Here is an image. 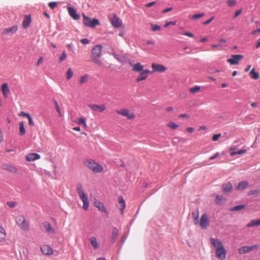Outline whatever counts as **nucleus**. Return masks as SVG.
<instances>
[{"instance_id":"nucleus-54","label":"nucleus","mask_w":260,"mask_h":260,"mask_svg":"<svg viewBox=\"0 0 260 260\" xmlns=\"http://www.w3.org/2000/svg\"><path fill=\"white\" fill-rule=\"evenodd\" d=\"M80 42L82 44L84 45L88 44L89 43V40L87 39H83L80 40Z\"/></svg>"},{"instance_id":"nucleus-42","label":"nucleus","mask_w":260,"mask_h":260,"mask_svg":"<svg viewBox=\"0 0 260 260\" xmlns=\"http://www.w3.org/2000/svg\"><path fill=\"white\" fill-rule=\"evenodd\" d=\"M67 57V53L65 51H62L61 53L59 58V62H62Z\"/></svg>"},{"instance_id":"nucleus-63","label":"nucleus","mask_w":260,"mask_h":260,"mask_svg":"<svg viewBox=\"0 0 260 260\" xmlns=\"http://www.w3.org/2000/svg\"><path fill=\"white\" fill-rule=\"evenodd\" d=\"M172 10V8H168L166 9H165L163 11H162V13H167L169 11H171V10Z\"/></svg>"},{"instance_id":"nucleus-29","label":"nucleus","mask_w":260,"mask_h":260,"mask_svg":"<svg viewBox=\"0 0 260 260\" xmlns=\"http://www.w3.org/2000/svg\"><path fill=\"white\" fill-rule=\"evenodd\" d=\"M91 244L94 249H98L99 248V245L97 241V239L95 237H91L89 238Z\"/></svg>"},{"instance_id":"nucleus-49","label":"nucleus","mask_w":260,"mask_h":260,"mask_svg":"<svg viewBox=\"0 0 260 260\" xmlns=\"http://www.w3.org/2000/svg\"><path fill=\"white\" fill-rule=\"evenodd\" d=\"M227 3L229 6L232 7L236 5V2L235 0H228Z\"/></svg>"},{"instance_id":"nucleus-1","label":"nucleus","mask_w":260,"mask_h":260,"mask_svg":"<svg viewBox=\"0 0 260 260\" xmlns=\"http://www.w3.org/2000/svg\"><path fill=\"white\" fill-rule=\"evenodd\" d=\"M102 46L101 45H95L92 48L91 51V61L100 66L102 65L101 61L99 60V58L102 55Z\"/></svg>"},{"instance_id":"nucleus-37","label":"nucleus","mask_w":260,"mask_h":260,"mask_svg":"<svg viewBox=\"0 0 260 260\" xmlns=\"http://www.w3.org/2000/svg\"><path fill=\"white\" fill-rule=\"evenodd\" d=\"M245 208V206L244 205H239L233 207V208L230 209V211H240L241 210L244 209Z\"/></svg>"},{"instance_id":"nucleus-11","label":"nucleus","mask_w":260,"mask_h":260,"mask_svg":"<svg viewBox=\"0 0 260 260\" xmlns=\"http://www.w3.org/2000/svg\"><path fill=\"white\" fill-rule=\"evenodd\" d=\"M200 225L202 229H206L209 225V220L207 215L203 214L200 221Z\"/></svg>"},{"instance_id":"nucleus-36","label":"nucleus","mask_w":260,"mask_h":260,"mask_svg":"<svg viewBox=\"0 0 260 260\" xmlns=\"http://www.w3.org/2000/svg\"><path fill=\"white\" fill-rule=\"evenodd\" d=\"M19 135L23 136L25 134V130L24 126V122L23 121L20 122L19 123Z\"/></svg>"},{"instance_id":"nucleus-34","label":"nucleus","mask_w":260,"mask_h":260,"mask_svg":"<svg viewBox=\"0 0 260 260\" xmlns=\"http://www.w3.org/2000/svg\"><path fill=\"white\" fill-rule=\"evenodd\" d=\"M215 202L218 205H222L225 202V199L223 197L217 195L216 197Z\"/></svg>"},{"instance_id":"nucleus-28","label":"nucleus","mask_w":260,"mask_h":260,"mask_svg":"<svg viewBox=\"0 0 260 260\" xmlns=\"http://www.w3.org/2000/svg\"><path fill=\"white\" fill-rule=\"evenodd\" d=\"M44 227L48 233L50 234H54L55 233L54 230L49 223L45 222L44 224Z\"/></svg>"},{"instance_id":"nucleus-27","label":"nucleus","mask_w":260,"mask_h":260,"mask_svg":"<svg viewBox=\"0 0 260 260\" xmlns=\"http://www.w3.org/2000/svg\"><path fill=\"white\" fill-rule=\"evenodd\" d=\"M144 67L140 62L136 63L133 66V71L136 72H140L144 71Z\"/></svg>"},{"instance_id":"nucleus-21","label":"nucleus","mask_w":260,"mask_h":260,"mask_svg":"<svg viewBox=\"0 0 260 260\" xmlns=\"http://www.w3.org/2000/svg\"><path fill=\"white\" fill-rule=\"evenodd\" d=\"M94 206L98 208V209L104 213H107V211L105 207L104 204L98 200H95L94 202Z\"/></svg>"},{"instance_id":"nucleus-31","label":"nucleus","mask_w":260,"mask_h":260,"mask_svg":"<svg viewBox=\"0 0 260 260\" xmlns=\"http://www.w3.org/2000/svg\"><path fill=\"white\" fill-rule=\"evenodd\" d=\"M89 78V75L88 74L84 75L83 76H82L80 77L79 80V83L80 85H82L83 84L86 83L88 82Z\"/></svg>"},{"instance_id":"nucleus-23","label":"nucleus","mask_w":260,"mask_h":260,"mask_svg":"<svg viewBox=\"0 0 260 260\" xmlns=\"http://www.w3.org/2000/svg\"><path fill=\"white\" fill-rule=\"evenodd\" d=\"M31 19L30 15H25L22 21V26L24 28H28L30 24Z\"/></svg>"},{"instance_id":"nucleus-51","label":"nucleus","mask_w":260,"mask_h":260,"mask_svg":"<svg viewBox=\"0 0 260 260\" xmlns=\"http://www.w3.org/2000/svg\"><path fill=\"white\" fill-rule=\"evenodd\" d=\"M221 134L214 135L212 137V140L213 141H216L221 137Z\"/></svg>"},{"instance_id":"nucleus-55","label":"nucleus","mask_w":260,"mask_h":260,"mask_svg":"<svg viewBox=\"0 0 260 260\" xmlns=\"http://www.w3.org/2000/svg\"><path fill=\"white\" fill-rule=\"evenodd\" d=\"M30 115L28 113H26L23 111H22L19 114V116H23V117H28Z\"/></svg>"},{"instance_id":"nucleus-59","label":"nucleus","mask_w":260,"mask_h":260,"mask_svg":"<svg viewBox=\"0 0 260 260\" xmlns=\"http://www.w3.org/2000/svg\"><path fill=\"white\" fill-rule=\"evenodd\" d=\"M43 57H40L39 58V59H38V61H37V66H39V65H40L41 63H42L43 62Z\"/></svg>"},{"instance_id":"nucleus-18","label":"nucleus","mask_w":260,"mask_h":260,"mask_svg":"<svg viewBox=\"0 0 260 260\" xmlns=\"http://www.w3.org/2000/svg\"><path fill=\"white\" fill-rule=\"evenodd\" d=\"M210 241L211 243L216 248V249L220 248V247L223 246L221 241L219 239L211 238Z\"/></svg>"},{"instance_id":"nucleus-14","label":"nucleus","mask_w":260,"mask_h":260,"mask_svg":"<svg viewBox=\"0 0 260 260\" xmlns=\"http://www.w3.org/2000/svg\"><path fill=\"white\" fill-rule=\"evenodd\" d=\"M152 74L151 71L148 70H144L141 72L140 75L136 79L137 82H140L143 80H145L148 75V74Z\"/></svg>"},{"instance_id":"nucleus-10","label":"nucleus","mask_w":260,"mask_h":260,"mask_svg":"<svg viewBox=\"0 0 260 260\" xmlns=\"http://www.w3.org/2000/svg\"><path fill=\"white\" fill-rule=\"evenodd\" d=\"M243 57V56L240 54L232 55V58L228 59L227 61L231 65H237Z\"/></svg>"},{"instance_id":"nucleus-61","label":"nucleus","mask_w":260,"mask_h":260,"mask_svg":"<svg viewBox=\"0 0 260 260\" xmlns=\"http://www.w3.org/2000/svg\"><path fill=\"white\" fill-rule=\"evenodd\" d=\"M241 13H242V10H239L237 11L235 13L234 18H236L237 16H238L239 15L241 14Z\"/></svg>"},{"instance_id":"nucleus-60","label":"nucleus","mask_w":260,"mask_h":260,"mask_svg":"<svg viewBox=\"0 0 260 260\" xmlns=\"http://www.w3.org/2000/svg\"><path fill=\"white\" fill-rule=\"evenodd\" d=\"M155 4V2H152L149 3H148L146 5V7L149 8L150 7H152V6L154 5Z\"/></svg>"},{"instance_id":"nucleus-57","label":"nucleus","mask_w":260,"mask_h":260,"mask_svg":"<svg viewBox=\"0 0 260 260\" xmlns=\"http://www.w3.org/2000/svg\"><path fill=\"white\" fill-rule=\"evenodd\" d=\"M214 19V17H212L208 19L207 21H205L203 23V24L204 25H207L209 24L211 21Z\"/></svg>"},{"instance_id":"nucleus-41","label":"nucleus","mask_w":260,"mask_h":260,"mask_svg":"<svg viewBox=\"0 0 260 260\" xmlns=\"http://www.w3.org/2000/svg\"><path fill=\"white\" fill-rule=\"evenodd\" d=\"M78 123L79 124H83L84 128H86L87 127L86 123V120L84 118H80L78 119Z\"/></svg>"},{"instance_id":"nucleus-6","label":"nucleus","mask_w":260,"mask_h":260,"mask_svg":"<svg viewBox=\"0 0 260 260\" xmlns=\"http://www.w3.org/2000/svg\"><path fill=\"white\" fill-rule=\"evenodd\" d=\"M116 113L122 116L126 117L129 120H133L135 118L136 116L133 112L127 108H123L116 111Z\"/></svg>"},{"instance_id":"nucleus-9","label":"nucleus","mask_w":260,"mask_h":260,"mask_svg":"<svg viewBox=\"0 0 260 260\" xmlns=\"http://www.w3.org/2000/svg\"><path fill=\"white\" fill-rule=\"evenodd\" d=\"M88 107L91 110L98 112H103L106 109V106L104 104H91Z\"/></svg>"},{"instance_id":"nucleus-50","label":"nucleus","mask_w":260,"mask_h":260,"mask_svg":"<svg viewBox=\"0 0 260 260\" xmlns=\"http://www.w3.org/2000/svg\"><path fill=\"white\" fill-rule=\"evenodd\" d=\"M7 204L11 208H14L17 205L16 203L14 202H8Z\"/></svg>"},{"instance_id":"nucleus-58","label":"nucleus","mask_w":260,"mask_h":260,"mask_svg":"<svg viewBox=\"0 0 260 260\" xmlns=\"http://www.w3.org/2000/svg\"><path fill=\"white\" fill-rule=\"evenodd\" d=\"M183 35L191 38L193 37V35L190 32H184Z\"/></svg>"},{"instance_id":"nucleus-35","label":"nucleus","mask_w":260,"mask_h":260,"mask_svg":"<svg viewBox=\"0 0 260 260\" xmlns=\"http://www.w3.org/2000/svg\"><path fill=\"white\" fill-rule=\"evenodd\" d=\"M250 77L253 79L256 80L259 78V74L255 72V69H253L250 72Z\"/></svg>"},{"instance_id":"nucleus-12","label":"nucleus","mask_w":260,"mask_h":260,"mask_svg":"<svg viewBox=\"0 0 260 260\" xmlns=\"http://www.w3.org/2000/svg\"><path fill=\"white\" fill-rule=\"evenodd\" d=\"M226 253V250L223 246L218 248L215 251L216 256L218 258L220 259V260H224L225 259Z\"/></svg>"},{"instance_id":"nucleus-7","label":"nucleus","mask_w":260,"mask_h":260,"mask_svg":"<svg viewBox=\"0 0 260 260\" xmlns=\"http://www.w3.org/2000/svg\"><path fill=\"white\" fill-rule=\"evenodd\" d=\"M2 169L13 174L18 173V170L15 166L9 164L4 163L2 165Z\"/></svg>"},{"instance_id":"nucleus-43","label":"nucleus","mask_w":260,"mask_h":260,"mask_svg":"<svg viewBox=\"0 0 260 260\" xmlns=\"http://www.w3.org/2000/svg\"><path fill=\"white\" fill-rule=\"evenodd\" d=\"M73 76V72L71 68H69L67 72V79L70 80Z\"/></svg>"},{"instance_id":"nucleus-4","label":"nucleus","mask_w":260,"mask_h":260,"mask_svg":"<svg viewBox=\"0 0 260 260\" xmlns=\"http://www.w3.org/2000/svg\"><path fill=\"white\" fill-rule=\"evenodd\" d=\"M16 222L18 226L23 231H28L29 225L28 221L23 215H18L16 218Z\"/></svg>"},{"instance_id":"nucleus-19","label":"nucleus","mask_w":260,"mask_h":260,"mask_svg":"<svg viewBox=\"0 0 260 260\" xmlns=\"http://www.w3.org/2000/svg\"><path fill=\"white\" fill-rule=\"evenodd\" d=\"M68 12L71 17L74 20H78L80 18V16L77 14L76 11L75 9L71 7L68 8Z\"/></svg>"},{"instance_id":"nucleus-2","label":"nucleus","mask_w":260,"mask_h":260,"mask_svg":"<svg viewBox=\"0 0 260 260\" xmlns=\"http://www.w3.org/2000/svg\"><path fill=\"white\" fill-rule=\"evenodd\" d=\"M84 163L89 169L95 173H100L104 171L103 167L93 159H87Z\"/></svg>"},{"instance_id":"nucleus-56","label":"nucleus","mask_w":260,"mask_h":260,"mask_svg":"<svg viewBox=\"0 0 260 260\" xmlns=\"http://www.w3.org/2000/svg\"><path fill=\"white\" fill-rule=\"evenodd\" d=\"M186 131L188 133H193L194 132V128L193 127H187L186 128Z\"/></svg>"},{"instance_id":"nucleus-62","label":"nucleus","mask_w":260,"mask_h":260,"mask_svg":"<svg viewBox=\"0 0 260 260\" xmlns=\"http://www.w3.org/2000/svg\"><path fill=\"white\" fill-rule=\"evenodd\" d=\"M246 152V150L245 149H242L239 151H237V154H242L245 153Z\"/></svg>"},{"instance_id":"nucleus-46","label":"nucleus","mask_w":260,"mask_h":260,"mask_svg":"<svg viewBox=\"0 0 260 260\" xmlns=\"http://www.w3.org/2000/svg\"><path fill=\"white\" fill-rule=\"evenodd\" d=\"M193 222H194V224L196 225L198 224L199 222V212H198L197 214L194 218Z\"/></svg>"},{"instance_id":"nucleus-32","label":"nucleus","mask_w":260,"mask_h":260,"mask_svg":"<svg viewBox=\"0 0 260 260\" xmlns=\"http://www.w3.org/2000/svg\"><path fill=\"white\" fill-rule=\"evenodd\" d=\"M248 185V183L247 181H243L240 182L237 187L238 190H243Z\"/></svg>"},{"instance_id":"nucleus-8","label":"nucleus","mask_w":260,"mask_h":260,"mask_svg":"<svg viewBox=\"0 0 260 260\" xmlns=\"http://www.w3.org/2000/svg\"><path fill=\"white\" fill-rule=\"evenodd\" d=\"M151 68L152 69V73L153 72H165L167 70V67L165 66L156 63H152Z\"/></svg>"},{"instance_id":"nucleus-5","label":"nucleus","mask_w":260,"mask_h":260,"mask_svg":"<svg viewBox=\"0 0 260 260\" xmlns=\"http://www.w3.org/2000/svg\"><path fill=\"white\" fill-rule=\"evenodd\" d=\"M82 16L83 18V24L86 26L94 28L96 25L100 24L99 21L96 18L91 19L90 17L86 16L84 14H82Z\"/></svg>"},{"instance_id":"nucleus-16","label":"nucleus","mask_w":260,"mask_h":260,"mask_svg":"<svg viewBox=\"0 0 260 260\" xmlns=\"http://www.w3.org/2000/svg\"><path fill=\"white\" fill-rule=\"evenodd\" d=\"M41 251L44 255H51L53 254V249L48 245H43L41 247Z\"/></svg>"},{"instance_id":"nucleus-44","label":"nucleus","mask_w":260,"mask_h":260,"mask_svg":"<svg viewBox=\"0 0 260 260\" xmlns=\"http://www.w3.org/2000/svg\"><path fill=\"white\" fill-rule=\"evenodd\" d=\"M204 15L205 14L203 13L199 14H195L192 16L191 19L192 20H196L203 17Z\"/></svg>"},{"instance_id":"nucleus-45","label":"nucleus","mask_w":260,"mask_h":260,"mask_svg":"<svg viewBox=\"0 0 260 260\" xmlns=\"http://www.w3.org/2000/svg\"><path fill=\"white\" fill-rule=\"evenodd\" d=\"M54 105H55L56 110L57 112H58L59 116H61L60 110L58 104L56 101H54Z\"/></svg>"},{"instance_id":"nucleus-25","label":"nucleus","mask_w":260,"mask_h":260,"mask_svg":"<svg viewBox=\"0 0 260 260\" xmlns=\"http://www.w3.org/2000/svg\"><path fill=\"white\" fill-rule=\"evenodd\" d=\"M0 242H5L7 236V232L1 224H0Z\"/></svg>"},{"instance_id":"nucleus-53","label":"nucleus","mask_w":260,"mask_h":260,"mask_svg":"<svg viewBox=\"0 0 260 260\" xmlns=\"http://www.w3.org/2000/svg\"><path fill=\"white\" fill-rule=\"evenodd\" d=\"M176 24V21H169L165 23V27H167L170 25H175Z\"/></svg>"},{"instance_id":"nucleus-20","label":"nucleus","mask_w":260,"mask_h":260,"mask_svg":"<svg viewBox=\"0 0 260 260\" xmlns=\"http://www.w3.org/2000/svg\"><path fill=\"white\" fill-rule=\"evenodd\" d=\"M118 207L120 208V210L121 211V213L122 214H123L124 210L125 208V203L123 199V198L121 196L118 197Z\"/></svg>"},{"instance_id":"nucleus-3","label":"nucleus","mask_w":260,"mask_h":260,"mask_svg":"<svg viewBox=\"0 0 260 260\" xmlns=\"http://www.w3.org/2000/svg\"><path fill=\"white\" fill-rule=\"evenodd\" d=\"M77 192L79 194V198L82 201L83 208L85 210H87L89 207V202L87 194L84 192V190L82 188L81 184L78 183L76 186Z\"/></svg>"},{"instance_id":"nucleus-13","label":"nucleus","mask_w":260,"mask_h":260,"mask_svg":"<svg viewBox=\"0 0 260 260\" xmlns=\"http://www.w3.org/2000/svg\"><path fill=\"white\" fill-rule=\"evenodd\" d=\"M257 248L258 246L256 245H252L251 246H244L240 247L238 250V252L240 254H244L253 250L256 249Z\"/></svg>"},{"instance_id":"nucleus-47","label":"nucleus","mask_w":260,"mask_h":260,"mask_svg":"<svg viewBox=\"0 0 260 260\" xmlns=\"http://www.w3.org/2000/svg\"><path fill=\"white\" fill-rule=\"evenodd\" d=\"M48 5L50 9H53L57 6V3L56 2H50L49 3Z\"/></svg>"},{"instance_id":"nucleus-33","label":"nucleus","mask_w":260,"mask_h":260,"mask_svg":"<svg viewBox=\"0 0 260 260\" xmlns=\"http://www.w3.org/2000/svg\"><path fill=\"white\" fill-rule=\"evenodd\" d=\"M260 224V219L259 220H255L252 219L250 221V222L247 224V227L250 228L255 226H257Z\"/></svg>"},{"instance_id":"nucleus-39","label":"nucleus","mask_w":260,"mask_h":260,"mask_svg":"<svg viewBox=\"0 0 260 260\" xmlns=\"http://www.w3.org/2000/svg\"><path fill=\"white\" fill-rule=\"evenodd\" d=\"M200 90L201 87L200 86H196L189 88V91L193 94L199 92Z\"/></svg>"},{"instance_id":"nucleus-24","label":"nucleus","mask_w":260,"mask_h":260,"mask_svg":"<svg viewBox=\"0 0 260 260\" xmlns=\"http://www.w3.org/2000/svg\"><path fill=\"white\" fill-rule=\"evenodd\" d=\"M17 29L18 27L17 26H13L11 27L4 29L3 31V34L12 35L14 34L17 30Z\"/></svg>"},{"instance_id":"nucleus-48","label":"nucleus","mask_w":260,"mask_h":260,"mask_svg":"<svg viewBox=\"0 0 260 260\" xmlns=\"http://www.w3.org/2000/svg\"><path fill=\"white\" fill-rule=\"evenodd\" d=\"M259 193V191L258 190H251L248 191V194L249 196H251L253 194H257Z\"/></svg>"},{"instance_id":"nucleus-17","label":"nucleus","mask_w":260,"mask_h":260,"mask_svg":"<svg viewBox=\"0 0 260 260\" xmlns=\"http://www.w3.org/2000/svg\"><path fill=\"white\" fill-rule=\"evenodd\" d=\"M27 161H32L40 158V155L36 153H31L27 154L25 157Z\"/></svg>"},{"instance_id":"nucleus-15","label":"nucleus","mask_w":260,"mask_h":260,"mask_svg":"<svg viewBox=\"0 0 260 260\" xmlns=\"http://www.w3.org/2000/svg\"><path fill=\"white\" fill-rule=\"evenodd\" d=\"M1 91L4 98L6 99L9 96L10 94V89L7 83L2 84L1 86Z\"/></svg>"},{"instance_id":"nucleus-64","label":"nucleus","mask_w":260,"mask_h":260,"mask_svg":"<svg viewBox=\"0 0 260 260\" xmlns=\"http://www.w3.org/2000/svg\"><path fill=\"white\" fill-rule=\"evenodd\" d=\"M258 32H260V28H257V29L253 31L252 32V34L254 35V34H256V33H258Z\"/></svg>"},{"instance_id":"nucleus-26","label":"nucleus","mask_w":260,"mask_h":260,"mask_svg":"<svg viewBox=\"0 0 260 260\" xmlns=\"http://www.w3.org/2000/svg\"><path fill=\"white\" fill-rule=\"evenodd\" d=\"M222 188L224 192H229L232 190L233 186L231 183L227 182L222 185Z\"/></svg>"},{"instance_id":"nucleus-52","label":"nucleus","mask_w":260,"mask_h":260,"mask_svg":"<svg viewBox=\"0 0 260 260\" xmlns=\"http://www.w3.org/2000/svg\"><path fill=\"white\" fill-rule=\"evenodd\" d=\"M27 119L28 120L29 125L31 126H34V122L32 120V118L31 117V116L30 115L27 117Z\"/></svg>"},{"instance_id":"nucleus-38","label":"nucleus","mask_w":260,"mask_h":260,"mask_svg":"<svg viewBox=\"0 0 260 260\" xmlns=\"http://www.w3.org/2000/svg\"><path fill=\"white\" fill-rule=\"evenodd\" d=\"M167 126L170 128L172 129H176L179 127V125L177 124L173 121H171L167 123Z\"/></svg>"},{"instance_id":"nucleus-30","label":"nucleus","mask_w":260,"mask_h":260,"mask_svg":"<svg viewBox=\"0 0 260 260\" xmlns=\"http://www.w3.org/2000/svg\"><path fill=\"white\" fill-rule=\"evenodd\" d=\"M118 234V229L116 228H114L112 231V242L114 243L117 239Z\"/></svg>"},{"instance_id":"nucleus-40","label":"nucleus","mask_w":260,"mask_h":260,"mask_svg":"<svg viewBox=\"0 0 260 260\" xmlns=\"http://www.w3.org/2000/svg\"><path fill=\"white\" fill-rule=\"evenodd\" d=\"M150 25H151V30L153 31H159L160 30V28H161L160 26H159L157 24H151Z\"/></svg>"},{"instance_id":"nucleus-22","label":"nucleus","mask_w":260,"mask_h":260,"mask_svg":"<svg viewBox=\"0 0 260 260\" xmlns=\"http://www.w3.org/2000/svg\"><path fill=\"white\" fill-rule=\"evenodd\" d=\"M111 23L113 26L119 27L122 25V21L119 18L114 16L112 19Z\"/></svg>"}]
</instances>
